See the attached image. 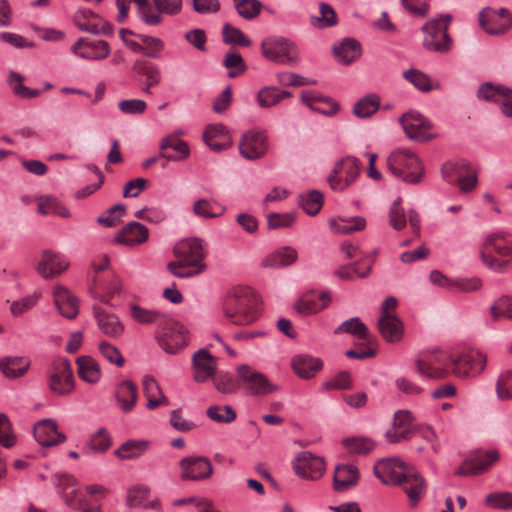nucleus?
I'll list each match as a JSON object with an SVG mask.
<instances>
[{
    "label": "nucleus",
    "mask_w": 512,
    "mask_h": 512,
    "mask_svg": "<svg viewBox=\"0 0 512 512\" xmlns=\"http://www.w3.org/2000/svg\"><path fill=\"white\" fill-rule=\"evenodd\" d=\"M480 256L489 269L506 272L512 259V244L503 233L491 234L487 236Z\"/></svg>",
    "instance_id": "nucleus-1"
},
{
    "label": "nucleus",
    "mask_w": 512,
    "mask_h": 512,
    "mask_svg": "<svg viewBox=\"0 0 512 512\" xmlns=\"http://www.w3.org/2000/svg\"><path fill=\"white\" fill-rule=\"evenodd\" d=\"M451 21L450 14H440L425 23L422 33L423 47L427 51L446 54L452 49L453 41L448 33Z\"/></svg>",
    "instance_id": "nucleus-2"
},
{
    "label": "nucleus",
    "mask_w": 512,
    "mask_h": 512,
    "mask_svg": "<svg viewBox=\"0 0 512 512\" xmlns=\"http://www.w3.org/2000/svg\"><path fill=\"white\" fill-rule=\"evenodd\" d=\"M224 314L233 324L249 325L259 317L258 299L247 290L235 293L227 299Z\"/></svg>",
    "instance_id": "nucleus-3"
},
{
    "label": "nucleus",
    "mask_w": 512,
    "mask_h": 512,
    "mask_svg": "<svg viewBox=\"0 0 512 512\" xmlns=\"http://www.w3.org/2000/svg\"><path fill=\"white\" fill-rule=\"evenodd\" d=\"M387 168L405 182L418 184L424 173L419 158L409 149H396L387 157Z\"/></svg>",
    "instance_id": "nucleus-4"
},
{
    "label": "nucleus",
    "mask_w": 512,
    "mask_h": 512,
    "mask_svg": "<svg viewBox=\"0 0 512 512\" xmlns=\"http://www.w3.org/2000/svg\"><path fill=\"white\" fill-rule=\"evenodd\" d=\"M262 54L270 61L295 67L300 62L295 44L283 37H269L261 43Z\"/></svg>",
    "instance_id": "nucleus-5"
},
{
    "label": "nucleus",
    "mask_w": 512,
    "mask_h": 512,
    "mask_svg": "<svg viewBox=\"0 0 512 512\" xmlns=\"http://www.w3.org/2000/svg\"><path fill=\"white\" fill-rule=\"evenodd\" d=\"M49 390L57 396L69 395L75 388L71 363L65 358L53 360L47 371Z\"/></svg>",
    "instance_id": "nucleus-6"
},
{
    "label": "nucleus",
    "mask_w": 512,
    "mask_h": 512,
    "mask_svg": "<svg viewBox=\"0 0 512 512\" xmlns=\"http://www.w3.org/2000/svg\"><path fill=\"white\" fill-rule=\"evenodd\" d=\"M159 326L156 338L166 353L175 354L187 345V330L182 324L166 315L165 321Z\"/></svg>",
    "instance_id": "nucleus-7"
},
{
    "label": "nucleus",
    "mask_w": 512,
    "mask_h": 512,
    "mask_svg": "<svg viewBox=\"0 0 512 512\" xmlns=\"http://www.w3.org/2000/svg\"><path fill=\"white\" fill-rule=\"evenodd\" d=\"M361 162L359 159L347 156L336 163L328 176L330 187L335 191H343L359 176Z\"/></svg>",
    "instance_id": "nucleus-8"
},
{
    "label": "nucleus",
    "mask_w": 512,
    "mask_h": 512,
    "mask_svg": "<svg viewBox=\"0 0 512 512\" xmlns=\"http://www.w3.org/2000/svg\"><path fill=\"white\" fill-rule=\"evenodd\" d=\"M450 365L459 377L474 376L481 373L487 362L486 355L478 350H468L458 356H449Z\"/></svg>",
    "instance_id": "nucleus-9"
},
{
    "label": "nucleus",
    "mask_w": 512,
    "mask_h": 512,
    "mask_svg": "<svg viewBox=\"0 0 512 512\" xmlns=\"http://www.w3.org/2000/svg\"><path fill=\"white\" fill-rule=\"evenodd\" d=\"M238 378L241 382V387L248 395H266L278 389V387L272 384L264 374L247 365H242L238 368Z\"/></svg>",
    "instance_id": "nucleus-10"
},
{
    "label": "nucleus",
    "mask_w": 512,
    "mask_h": 512,
    "mask_svg": "<svg viewBox=\"0 0 512 512\" xmlns=\"http://www.w3.org/2000/svg\"><path fill=\"white\" fill-rule=\"evenodd\" d=\"M411 466L397 458L379 460L373 467L374 475L385 485L398 486Z\"/></svg>",
    "instance_id": "nucleus-11"
},
{
    "label": "nucleus",
    "mask_w": 512,
    "mask_h": 512,
    "mask_svg": "<svg viewBox=\"0 0 512 512\" xmlns=\"http://www.w3.org/2000/svg\"><path fill=\"white\" fill-rule=\"evenodd\" d=\"M415 434L414 417L408 410L394 413L391 427L385 432V439L390 444L410 440Z\"/></svg>",
    "instance_id": "nucleus-12"
},
{
    "label": "nucleus",
    "mask_w": 512,
    "mask_h": 512,
    "mask_svg": "<svg viewBox=\"0 0 512 512\" xmlns=\"http://www.w3.org/2000/svg\"><path fill=\"white\" fill-rule=\"evenodd\" d=\"M180 478L183 481H202L213 473L211 461L204 456H188L180 460Z\"/></svg>",
    "instance_id": "nucleus-13"
},
{
    "label": "nucleus",
    "mask_w": 512,
    "mask_h": 512,
    "mask_svg": "<svg viewBox=\"0 0 512 512\" xmlns=\"http://www.w3.org/2000/svg\"><path fill=\"white\" fill-rule=\"evenodd\" d=\"M499 459L497 450H477L456 470L460 476L478 475L488 471Z\"/></svg>",
    "instance_id": "nucleus-14"
},
{
    "label": "nucleus",
    "mask_w": 512,
    "mask_h": 512,
    "mask_svg": "<svg viewBox=\"0 0 512 512\" xmlns=\"http://www.w3.org/2000/svg\"><path fill=\"white\" fill-rule=\"evenodd\" d=\"M477 96L480 99L499 104L503 115L512 117V89L501 84L494 85L491 82H486L479 87Z\"/></svg>",
    "instance_id": "nucleus-15"
},
{
    "label": "nucleus",
    "mask_w": 512,
    "mask_h": 512,
    "mask_svg": "<svg viewBox=\"0 0 512 512\" xmlns=\"http://www.w3.org/2000/svg\"><path fill=\"white\" fill-rule=\"evenodd\" d=\"M295 473L310 480H318L325 472V461L309 451L301 452L293 462Z\"/></svg>",
    "instance_id": "nucleus-16"
},
{
    "label": "nucleus",
    "mask_w": 512,
    "mask_h": 512,
    "mask_svg": "<svg viewBox=\"0 0 512 512\" xmlns=\"http://www.w3.org/2000/svg\"><path fill=\"white\" fill-rule=\"evenodd\" d=\"M173 252L178 260L184 261V263L188 265H206L203 262L206 253L202 240L199 238H189L179 241L174 246Z\"/></svg>",
    "instance_id": "nucleus-17"
},
{
    "label": "nucleus",
    "mask_w": 512,
    "mask_h": 512,
    "mask_svg": "<svg viewBox=\"0 0 512 512\" xmlns=\"http://www.w3.org/2000/svg\"><path fill=\"white\" fill-rule=\"evenodd\" d=\"M399 486L407 495L412 508L416 507L427 493L425 478L412 466L406 472L405 478Z\"/></svg>",
    "instance_id": "nucleus-18"
},
{
    "label": "nucleus",
    "mask_w": 512,
    "mask_h": 512,
    "mask_svg": "<svg viewBox=\"0 0 512 512\" xmlns=\"http://www.w3.org/2000/svg\"><path fill=\"white\" fill-rule=\"evenodd\" d=\"M267 150V137L263 132L248 131L239 142L240 154L248 160L262 158Z\"/></svg>",
    "instance_id": "nucleus-19"
},
{
    "label": "nucleus",
    "mask_w": 512,
    "mask_h": 512,
    "mask_svg": "<svg viewBox=\"0 0 512 512\" xmlns=\"http://www.w3.org/2000/svg\"><path fill=\"white\" fill-rule=\"evenodd\" d=\"M193 379L204 383L216 374L217 359L206 349H200L192 357Z\"/></svg>",
    "instance_id": "nucleus-20"
},
{
    "label": "nucleus",
    "mask_w": 512,
    "mask_h": 512,
    "mask_svg": "<svg viewBox=\"0 0 512 512\" xmlns=\"http://www.w3.org/2000/svg\"><path fill=\"white\" fill-rule=\"evenodd\" d=\"M400 122L406 135L415 141L424 142L431 137L426 130L432 128L430 121L418 112H407L402 115Z\"/></svg>",
    "instance_id": "nucleus-21"
},
{
    "label": "nucleus",
    "mask_w": 512,
    "mask_h": 512,
    "mask_svg": "<svg viewBox=\"0 0 512 512\" xmlns=\"http://www.w3.org/2000/svg\"><path fill=\"white\" fill-rule=\"evenodd\" d=\"M72 52L89 60H103L110 54V46L104 40L89 41L85 38L78 39L71 47Z\"/></svg>",
    "instance_id": "nucleus-22"
},
{
    "label": "nucleus",
    "mask_w": 512,
    "mask_h": 512,
    "mask_svg": "<svg viewBox=\"0 0 512 512\" xmlns=\"http://www.w3.org/2000/svg\"><path fill=\"white\" fill-rule=\"evenodd\" d=\"M69 266V261L60 253L45 250L37 265V272L45 279L63 273Z\"/></svg>",
    "instance_id": "nucleus-23"
},
{
    "label": "nucleus",
    "mask_w": 512,
    "mask_h": 512,
    "mask_svg": "<svg viewBox=\"0 0 512 512\" xmlns=\"http://www.w3.org/2000/svg\"><path fill=\"white\" fill-rule=\"evenodd\" d=\"M448 364H450L449 357L443 355L420 358L416 361V370L425 378L442 379L447 375Z\"/></svg>",
    "instance_id": "nucleus-24"
},
{
    "label": "nucleus",
    "mask_w": 512,
    "mask_h": 512,
    "mask_svg": "<svg viewBox=\"0 0 512 512\" xmlns=\"http://www.w3.org/2000/svg\"><path fill=\"white\" fill-rule=\"evenodd\" d=\"M34 437L42 446H54L66 440L63 433L58 432L57 424L52 419H44L35 424Z\"/></svg>",
    "instance_id": "nucleus-25"
},
{
    "label": "nucleus",
    "mask_w": 512,
    "mask_h": 512,
    "mask_svg": "<svg viewBox=\"0 0 512 512\" xmlns=\"http://www.w3.org/2000/svg\"><path fill=\"white\" fill-rule=\"evenodd\" d=\"M190 154L188 144L176 137L169 135L164 137L160 143V157L169 161H182Z\"/></svg>",
    "instance_id": "nucleus-26"
},
{
    "label": "nucleus",
    "mask_w": 512,
    "mask_h": 512,
    "mask_svg": "<svg viewBox=\"0 0 512 512\" xmlns=\"http://www.w3.org/2000/svg\"><path fill=\"white\" fill-rule=\"evenodd\" d=\"M330 301L331 297L327 292H321L318 295L308 292L295 303L294 308L300 314L310 315L326 308Z\"/></svg>",
    "instance_id": "nucleus-27"
},
{
    "label": "nucleus",
    "mask_w": 512,
    "mask_h": 512,
    "mask_svg": "<svg viewBox=\"0 0 512 512\" xmlns=\"http://www.w3.org/2000/svg\"><path fill=\"white\" fill-rule=\"evenodd\" d=\"M54 303L60 314L68 319H74L79 312V300L64 286L54 289Z\"/></svg>",
    "instance_id": "nucleus-28"
},
{
    "label": "nucleus",
    "mask_w": 512,
    "mask_h": 512,
    "mask_svg": "<svg viewBox=\"0 0 512 512\" xmlns=\"http://www.w3.org/2000/svg\"><path fill=\"white\" fill-rule=\"evenodd\" d=\"M149 231L143 224L132 221L126 224L115 237V242L134 246L147 241Z\"/></svg>",
    "instance_id": "nucleus-29"
},
{
    "label": "nucleus",
    "mask_w": 512,
    "mask_h": 512,
    "mask_svg": "<svg viewBox=\"0 0 512 512\" xmlns=\"http://www.w3.org/2000/svg\"><path fill=\"white\" fill-rule=\"evenodd\" d=\"M359 479L358 468L352 464L336 466L333 477V487L336 491H346L356 485Z\"/></svg>",
    "instance_id": "nucleus-30"
},
{
    "label": "nucleus",
    "mask_w": 512,
    "mask_h": 512,
    "mask_svg": "<svg viewBox=\"0 0 512 512\" xmlns=\"http://www.w3.org/2000/svg\"><path fill=\"white\" fill-rule=\"evenodd\" d=\"M377 324L381 336L387 342L397 343L402 339L404 333V326L397 315L380 316Z\"/></svg>",
    "instance_id": "nucleus-31"
},
{
    "label": "nucleus",
    "mask_w": 512,
    "mask_h": 512,
    "mask_svg": "<svg viewBox=\"0 0 512 512\" xmlns=\"http://www.w3.org/2000/svg\"><path fill=\"white\" fill-rule=\"evenodd\" d=\"M115 397L122 412L129 413L133 410L137 401V385L130 380L120 382L116 386Z\"/></svg>",
    "instance_id": "nucleus-32"
},
{
    "label": "nucleus",
    "mask_w": 512,
    "mask_h": 512,
    "mask_svg": "<svg viewBox=\"0 0 512 512\" xmlns=\"http://www.w3.org/2000/svg\"><path fill=\"white\" fill-rule=\"evenodd\" d=\"M93 314L98 327L105 335L116 338L123 333L124 326L116 315L107 313L98 306L93 307Z\"/></svg>",
    "instance_id": "nucleus-33"
},
{
    "label": "nucleus",
    "mask_w": 512,
    "mask_h": 512,
    "mask_svg": "<svg viewBox=\"0 0 512 512\" xmlns=\"http://www.w3.org/2000/svg\"><path fill=\"white\" fill-rule=\"evenodd\" d=\"M298 258L297 251L285 246L268 254L261 262L264 268H282L292 265Z\"/></svg>",
    "instance_id": "nucleus-34"
},
{
    "label": "nucleus",
    "mask_w": 512,
    "mask_h": 512,
    "mask_svg": "<svg viewBox=\"0 0 512 512\" xmlns=\"http://www.w3.org/2000/svg\"><path fill=\"white\" fill-rule=\"evenodd\" d=\"M333 52L339 62L347 65L361 56L362 49L357 40L346 38L334 45Z\"/></svg>",
    "instance_id": "nucleus-35"
},
{
    "label": "nucleus",
    "mask_w": 512,
    "mask_h": 512,
    "mask_svg": "<svg viewBox=\"0 0 512 512\" xmlns=\"http://www.w3.org/2000/svg\"><path fill=\"white\" fill-rule=\"evenodd\" d=\"M142 384L144 395L147 398L146 406L149 410H154L160 405L167 403V398L163 394L159 383L154 377L151 375H145L143 377Z\"/></svg>",
    "instance_id": "nucleus-36"
},
{
    "label": "nucleus",
    "mask_w": 512,
    "mask_h": 512,
    "mask_svg": "<svg viewBox=\"0 0 512 512\" xmlns=\"http://www.w3.org/2000/svg\"><path fill=\"white\" fill-rule=\"evenodd\" d=\"M301 100L310 109L326 116L335 115L339 110L338 103L328 97L302 93Z\"/></svg>",
    "instance_id": "nucleus-37"
},
{
    "label": "nucleus",
    "mask_w": 512,
    "mask_h": 512,
    "mask_svg": "<svg viewBox=\"0 0 512 512\" xmlns=\"http://www.w3.org/2000/svg\"><path fill=\"white\" fill-rule=\"evenodd\" d=\"M292 366L299 377L303 379H310L317 371L321 370L323 363L320 358H314L308 355H299L293 358Z\"/></svg>",
    "instance_id": "nucleus-38"
},
{
    "label": "nucleus",
    "mask_w": 512,
    "mask_h": 512,
    "mask_svg": "<svg viewBox=\"0 0 512 512\" xmlns=\"http://www.w3.org/2000/svg\"><path fill=\"white\" fill-rule=\"evenodd\" d=\"M79 377L90 384L97 383L101 378L99 364L90 356H80L76 360Z\"/></svg>",
    "instance_id": "nucleus-39"
},
{
    "label": "nucleus",
    "mask_w": 512,
    "mask_h": 512,
    "mask_svg": "<svg viewBox=\"0 0 512 512\" xmlns=\"http://www.w3.org/2000/svg\"><path fill=\"white\" fill-rule=\"evenodd\" d=\"M134 69L146 77V83L142 91L145 94H151V88L161 82L162 76L160 69L155 64L144 60L136 61Z\"/></svg>",
    "instance_id": "nucleus-40"
},
{
    "label": "nucleus",
    "mask_w": 512,
    "mask_h": 512,
    "mask_svg": "<svg viewBox=\"0 0 512 512\" xmlns=\"http://www.w3.org/2000/svg\"><path fill=\"white\" fill-rule=\"evenodd\" d=\"M30 366V362L24 357H4L0 358V370L9 378L23 376Z\"/></svg>",
    "instance_id": "nucleus-41"
},
{
    "label": "nucleus",
    "mask_w": 512,
    "mask_h": 512,
    "mask_svg": "<svg viewBox=\"0 0 512 512\" xmlns=\"http://www.w3.org/2000/svg\"><path fill=\"white\" fill-rule=\"evenodd\" d=\"M330 228L338 234H350L363 230L366 221L363 217L356 216L351 218H336L329 221Z\"/></svg>",
    "instance_id": "nucleus-42"
},
{
    "label": "nucleus",
    "mask_w": 512,
    "mask_h": 512,
    "mask_svg": "<svg viewBox=\"0 0 512 512\" xmlns=\"http://www.w3.org/2000/svg\"><path fill=\"white\" fill-rule=\"evenodd\" d=\"M148 446L149 443L145 440H128L116 449L114 454L121 460L135 459L141 456Z\"/></svg>",
    "instance_id": "nucleus-43"
},
{
    "label": "nucleus",
    "mask_w": 512,
    "mask_h": 512,
    "mask_svg": "<svg viewBox=\"0 0 512 512\" xmlns=\"http://www.w3.org/2000/svg\"><path fill=\"white\" fill-rule=\"evenodd\" d=\"M291 97V92L277 87H264L258 92L257 101L260 107L270 108L282 100Z\"/></svg>",
    "instance_id": "nucleus-44"
},
{
    "label": "nucleus",
    "mask_w": 512,
    "mask_h": 512,
    "mask_svg": "<svg viewBox=\"0 0 512 512\" xmlns=\"http://www.w3.org/2000/svg\"><path fill=\"white\" fill-rule=\"evenodd\" d=\"M470 167V163L463 159L447 162L442 166L443 178L450 184H456L464 174L470 172Z\"/></svg>",
    "instance_id": "nucleus-45"
},
{
    "label": "nucleus",
    "mask_w": 512,
    "mask_h": 512,
    "mask_svg": "<svg viewBox=\"0 0 512 512\" xmlns=\"http://www.w3.org/2000/svg\"><path fill=\"white\" fill-rule=\"evenodd\" d=\"M347 333L359 339H368L369 333L367 326L359 317H352L342 322L335 330L334 334Z\"/></svg>",
    "instance_id": "nucleus-46"
},
{
    "label": "nucleus",
    "mask_w": 512,
    "mask_h": 512,
    "mask_svg": "<svg viewBox=\"0 0 512 512\" xmlns=\"http://www.w3.org/2000/svg\"><path fill=\"white\" fill-rule=\"evenodd\" d=\"M131 317L141 324H162L165 321V314L145 309L137 304L130 306Z\"/></svg>",
    "instance_id": "nucleus-47"
},
{
    "label": "nucleus",
    "mask_w": 512,
    "mask_h": 512,
    "mask_svg": "<svg viewBox=\"0 0 512 512\" xmlns=\"http://www.w3.org/2000/svg\"><path fill=\"white\" fill-rule=\"evenodd\" d=\"M380 107V98L376 94L365 96L357 101L353 113L359 118H368L375 114Z\"/></svg>",
    "instance_id": "nucleus-48"
},
{
    "label": "nucleus",
    "mask_w": 512,
    "mask_h": 512,
    "mask_svg": "<svg viewBox=\"0 0 512 512\" xmlns=\"http://www.w3.org/2000/svg\"><path fill=\"white\" fill-rule=\"evenodd\" d=\"M342 445L351 454H368L376 444L369 437H349L342 440Z\"/></svg>",
    "instance_id": "nucleus-49"
},
{
    "label": "nucleus",
    "mask_w": 512,
    "mask_h": 512,
    "mask_svg": "<svg viewBox=\"0 0 512 512\" xmlns=\"http://www.w3.org/2000/svg\"><path fill=\"white\" fill-rule=\"evenodd\" d=\"M212 379L216 390L223 394L236 393L241 387L239 378H235L229 373L219 372Z\"/></svg>",
    "instance_id": "nucleus-50"
},
{
    "label": "nucleus",
    "mask_w": 512,
    "mask_h": 512,
    "mask_svg": "<svg viewBox=\"0 0 512 512\" xmlns=\"http://www.w3.org/2000/svg\"><path fill=\"white\" fill-rule=\"evenodd\" d=\"M91 19H98V15L92 10L83 8L79 9L74 15V24L83 32L98 35L97 23Z\"/></svg>",
    "instance_id": "nucleus-51"
},
{
    "label": "nucleus",
    "mask_w": 512,
    "mask_h": 512,
    "mask_svg": "<svg viewBox=\"0 0 512 512\" xmlns=\"http://www.w3.org/2000/svg\"><path fill=\"white\" fill-rule=\"evenodd\" d=\"M169 272L177 278H191L206 270V265H188L184 261H172L167 264Z\"/></svg>",
    "instance_id": "nucleus-52"
},
{
    "label": "nucleus",
    "mask_w": 512,
    "mask_h": 512,
    "mask_svg": "<svg viewBox=\"0 0 512 512\" xmlns=\"http://www.w3.org/2000/svg\"><path fill=\"white\" fill-rule=\"evenodd\" d=\"M142 41L141 54L149 58L157 59L160 57L161 52L164 49V42L157 37L148 36L144 34L136 35Z\"/></svg>",
    "instance_id": "nucleus-53"
},
{
    "label": "nucleus",
    "mask_w": 512,
    "mask_h": 512,
    "mask_svg": "<svg viewBox=\"0 0 512 512\" xmlns=\"http://www.w3.org/2000/svg\"><path fill=\"white\" fill-rule=\"evenodd\" d=\"M111 438L104 428H100L93 434L87 443L86 451L92 453H104L111 446Z\"/></svg>",
    "instance_id": "nucleus-54"
},
{
    "label": "nucleus",
    "mask_w": 512,
    "mask_h": 512,
    "mask_svg": "<svg viewBox=\"0 0 512 512\" xmlns=\"http://www.w3.org/2000/svg\"><path fill=\"white\" fill-rule=\"evenodd\" d=\"M490 313L494 321L503 318L512 320V297L502 296L498 298L490 307Z\"/></svg>",
    "instance_id": "nucleus-55"
},
{
    "label": "nucleus",
    "mask_w": 512,
    "mask_h": 512,
    "mask_svg": "<svg viewBox=\"0 0 512 512\" xmlns=\"http://www.w3.org/2000/svg\"><path fill=\"white\" fill-rule=\"evenodd\" d=\"M403 77L422 92H429L433 89L430 77L420 70L410 69L404 71Z\"/></svg>",
    "instance_id": "nucleus-56"
},
{
    "label": "nucleus",
    "mask_w": 512,
    "mask_h": 512,
    "mask_svg": "<svg viewBox=\"0 0 512 512\" xmlns=\"http://www.w3.org/2000/svg\"><path fill=\"white\" fill-rule=\"evenodd\" d=\"M337 23L334 9L326 3L320 4V16H312L311 24L316 28H327Z\"/></svg>",
    "instance_id": "nucleus-57"
},
{
    "label": "nucleus",
    "mask_w": 512,
    "mask_h": 512,
    "mask_svg": "<svg viewBox=\"0 0 512 512\" xmlns=\"http://www.w3.org/2000/svg\"><path fill=\"white\" fill-rule=\"evenodd\" d=\"M493 20L504 21L506 25H509V28L512 26V15L510 11L506 8H500L499 10H495L490 7H487L479 13L480 25H485L487 24V22Z\"/></svg>",
    "instance_id": "nucleus-58"
},
{
    "label": "nucleus",
    "mask_w": 512,
    "mask_h": 512,
    "mask_svg": "<svg viewBox=\"0 0 512 512\" xmlns=\"http://www.w3.org/2000/svg\"><path fill=\"white\" fill-rule=\"evenodd\" d=\"M59 479H60V482L58 483V485L63 486L64 490L71 487V490L64 492V495H63L66 505H68L69 507H72L74 509L78 508V505L81 503V501L76 500L78 489L75 487V483H76L75 478L71 475L63 474V475L59 476Z\"/></svg>",
    "instance_id": "nucleus-59"
},
{
    "label": "nucleus",
    "mask_w": 512,
    "mask_h": 512,
    "mask_svg": "<svg viewBox=\"0 0 512 512\" xmlns=\"http://www.w3.org/2000/svg\"><path fill=\"white\" fill-rule=\"evenodd\" d=\"M207 416L218 423H231L236 419V412L231 406L213 405L207 409Z\"/></svg>",
    "instance_id": "nucleus-60"
},
{
    "label": "nucleus",
    "mask_w": 512,
    "mask_h": 512,
    "mask_svg": "<svg viewBox=\"0 0 512 512\" xmlns=\"http://www.w3.org/2000/svg\"><path fill=\"white\" fill-rule=\"evenodd\" d=\"M238 14L244 19H252L259 15L262 4L258 0H233Z\"/></svg>",
    "instance_id": "nucleus-61"
},
{
    "label": "nucleus",
    "mask_w": 512,
    "mask_h": 512,
    "mask_svg": "<svg viewBox=\"0 0 512 512\" xmlns=\"http://www.w3.org/2000/svg\"><path fill=\"white\" fill-rule=\"evenodd\" d=\"M353 382L351 375L348 371L338 372L332 379L322 384L321 389L323 391L328 390H346L352 388Z\"/></svg>",
    "instance_id": "nucleus-62"
},
{
    "label": "nucleus",
    "mask_w": 512,
    "mask_h": 512,
    "mask_svg": "<svg viewBox=\"0 0 512 512\" xmlns=\"http://www.w3.org/2000/svg\"><path fill=\"white\" fill-rule=\"evenodd\" d=\"M301 205L307 214L316 215L323 205V195L318 190H312L306 196H302Z\"/></svg>",
    "instance_id": "nucleus-63"
},
{
    "label": "nucleus",
    "mask_w": 512,
    "mask_h": 512,
    "mask_svg": "<svg viewBox=\"0 0 512 512\" xmlns=\"http://www.w3.org/2000/svg\"><path fill=\"white\" fill-rule=\"evenodd\" d=\"M496 392L501 400L512 399V370L500 374L496 383Z\"/></svg>",
    "instance_id": "nucleus-64"
}]
</instances>
